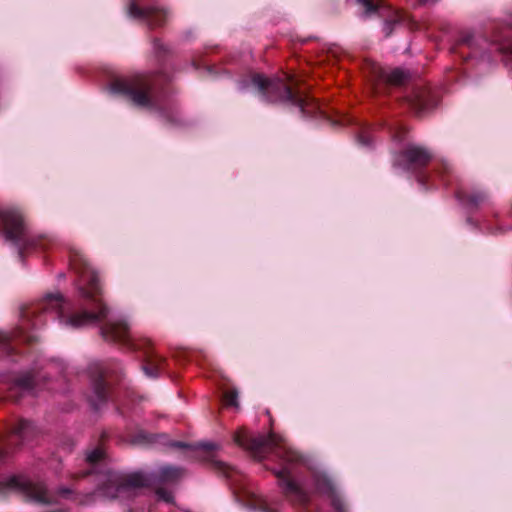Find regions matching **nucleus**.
Wrapping results in <instances>:
<instances>
[{"label":"nucleus","instance_id":"1","mask_svg":"<svg viewBox=\"0 0 512 512\" xmlns=\"http://www.w3.org/2000/svg\"><path fill=\"white\" fill-rule=\"evenodd\" d=\"M73 268L79 273L80 294L85 300V308L71 315H65L66 303L59 293L49 294L43 299V309L53 310L67 326L79 328L100 322L107 318L108 310L102 303L96 271L82 256H75Z\"/></svg>","mask_w":512,"mask_h":512},{"label":"nucleus","instance_id":"2","mask_svg":"<svg viewBox=\"0 0 512 512\" xmlns=\"http://www.w3.org/2000/svg\"><path fill=\"white\" fill-rule=\"evenodd\" d=\"M255 88L266 100H281L299 107L303 115L306 114V100L298 93L293 92L283 80L276 78L270 80L263 75L254 74L239 83V89L246 91Z\"/></svg>","mask_w":512,"mask_h":512},{"label":"nucleus","instance_id":"3","mask_svg":"<svg viewBox=\"0 0 512 512\" xmlns=\"http://www.w3.org/2000/svg\"><path fill=\"white\" fill-rule=\"evenodd\" d=\"M235 442L250 450L255 457L262 458L266 452H274L279 458L287 462L297 461L299 456L296 452L292 451L285 440L274 433L268 436L264 435H251L241 432L235 435Z\"/></svg>","mask_w":512,"mask_h":512},{"label":"nucleus","instance_id":"4","mask_svg":"<svg viewBox=\"0 0 512 512\" xmlns=\"http://www.w3.org/2000/svg\"><path fill=\"white\" fill-rule=\"evenodd\" d=\"M148 482L149 479L142 473L131 474L127 477L113 473L109 475L102 493L109 498L131 497L135 495L136 489L146 486Z\"/></svg>","mask_w":512,"mask_h":512},{"label":"nucleus","instance_id":"5","mask_svg":"<svg viewBox=\"0 0 512 512\" xmlns=\"http://www.w3.org/2000/svg\"><path fill=\"white\" fill-rule=\"evenodd\" d=\"M110 92L129 95L138 106H148L150 104L149 86L143 82L115 80L110 86Z\"/></svg>","mask_w":512,"mask_h":512},{"label":"nucleus","instance_id":"6","mask_svg":"<svg viewBox=\"0 0 512 512\" xmlns=\"http://www.w3.org/2000/svg\"><path fill=\"white\" fill-rule=\"evenodd\" d=\"M0 221L6 238L18 242L25 233V222L21 211L15 207L0 209Z\"/></svg>","mask_w":512,"mask_h":512},{"label":"nucleus","instance_id":"7","mask_svg":"<svg viewBox=\"0 0 512 512\" xmlns=\"http://www.w3.org/2000/svg\"><path fill=\"white\" fill-rule=\"evenodd\" d=\"M3 488L23 490L32 500L41 503L50 502L46 488L42 484H36L24 480L21 477L12 476L5 480L0 479V490Z\"/></svg>","mask_w":512,"mask_h":512},{"label":"nucleus","instance_id":"8","mask_svg":"<svg viewBox=\"0 0 512 512\" xmlns=\"http://www.w3.org/2000/svg\"><path fill=\"white\" fill-rule=\"evenodd\" d=\"M101 333L109 341L126 342L131 339L130 327L125 320L108 321L102 326Z\"/></svg>","mask_w":512,"mask_h":512},{"label":"nucleus","instance_id":"9","mask_svg":"<svg viewBox=\"0 0 512 512\" xmlns=\"http://www.w3.org/2000/svg\"><path fill=\"white\" fill-rule=\"evenodd\" d=\"M316 489L327 496L331 500V504L337 512H346V507L339 495L337 494L334 485L325 474L316 476Z\"/></svg>","mask_w":512,"mask_h":512},{"label":"nucleus","instance_id":"10","mask_svg":"<svg viewBox=\"0 0 512 512\" xmlns=\"http://www.w3.org/2000/svg\"><path fill=\"white\" fill-rule=\"evenodd\" d=\"M128 13L132 17H144L150 25L160 26L168 18V11L163 8H149L145 11L140 10L134 3L129 6Z\"/></svg>","mask_w":512,"mask_h":512},{"label":"nucleus","instance_id":"11","mask_svg":"<svg viewBox=\"0 0 512 512\" xmlns=\"http://www.w3.org/2000/svg\"><path fill=\"white\" fill-rule=\"evenodd\" d=\"M279 478L280 485L284 489L285 493L289 496H293L297 501L304 503L306 501V495L304 491L295 483L288 472V470L282 469L276 472Z\"/></svg>","mask_w":512,"mask_h":512},{"label":"nucleus","instance_id":"12","mask_svg":"<svg viewBox=\"0 0 512 512\" xmlns=\"http://www.w3.org/2000/svg\"><path fill=\"white\" fill-rule=\"evenodd\" d=\"M411 164L424 165L430 159V154L420 147H409L404 155Z\"/></svg>","mask_w":512,"mask_h":512},{"label":"nucleus","instance_id":"13","mask_svg":"<svg viewBox=\"0 0 512 512\" xmlns=\"http://www.w3.org/2000/svg\"><path fill=\"white\" fill-rule=\"evenodd\" d=\"M12 433L23 441L28 440L34 433V426L29 421L20 420L12 428Z\"/></svg>","mask_w":512,"mask_h":512},{"label":"nucleus","instance_id":"14","mask_svg":"<svg viewBox=\"0 0 512 512\" xmlns=\"http://www.w3.org/2000/svg\"><path fill=\"white\" fill-rule=\"evenodd\" d=\"M183 474L180 468L164 466L159 469L158 478L162 482H172L179 479Z\"/></svg>","mask_w":512,"mask_h":512},{"label":"nucleus","instance_id":"15","mask_svg":"<svg viewBox=\"0 0 512 512\" xmlns=\"http://www.w3.org/2000/svg\"><path fill=\"white\" fill-rule=\"evenodd\" d=\"M382 77L390 84L397 85V84H402L405 81V79L407 78V75L405 74L404 71H402L400 69H394L391 72H389L385 75H382Z\"/></svg>","mask_w":512,"mask_h":512},{"label":"nucleus","instance_id":"16","mask_svg":"<svg viewBox=\"0 0 512 512\" xmlns=\"http://www.w3.org/2000/svg\"><path fill=\"white\" fill-rule=\"evenodd\" d=\"M93 390L95 394V400L102 401L105 398V383L101 377L93 379Z\"/></svg>","mask_w":512,"mask_h":512},{"label":"nucleus","instance_id":"17","mask_svg":"<svg viewBox=\"0 0 512 512\" xmlns=\"http://www.w3.org/2000/svg\"><path fill=\"white\" fill-rule=\"evenodd\" d=\"M158 360L148 358L146 364L143 366V371L148 377H156L158 374Z\"/></svg>","mask_w":512,"mask_h":512},{"label":"nucleus","instance_id":"18","mask_svg":"<svg viewBox=\"0 0 512 512\" xmlns=\"http://www.w3.org/2000/svg\"><path fill=\"white\" fill-rule=\"evenodd\" d=\"M224 402L228 406L238 407V392L236 390H228L223 395Z\"/></svg>","mask_w":512,"mask_h":512},{"label":"nucleus","instance_id":"19","mask_svg":"<svg viewBox=\"0 0 512 512\" xmlns=\"http://www.w3.org/2000/svg\"><path fill=\"white\" fill-rule=\"evenodd\" d=\"M34 381V377L29 374L19 378L16 382V385L23 390H30L34 385Z\"/></svg>","mask_w":512,"mask_h":512},{"label":"nucleus","instance_id":"20","mask_svg":"<svg viewBox=\"0 0 512 512\" xmlns=\"http://www.w3.org/2000/svg\"><path fill=\"white\" fill-rule=\"evenodd\" d=\"M366 9L367 13L377 11L381 7L382 0H358Z\"/></svg>","mask_w":512,"mask_h":512},{"label":"nucleus","instance_id":"21","mask_svg":"<svg viewBox=\"0 0 512 512\" xmlns=\"http://www.w3.org/2000/svg\"><path fill=\"white\" fill-rule=\"evenodd\" d=\"M104 457V451L102 448H97L95 450H92L90 451L88 454H87V461L91 464H94L100 460H102Z\"/></svg>","mask_w":512,"mask_h":512},{"label":"nucleus","instance_id":"22","mask_svg":"<svg viewBox=\"0 0 512 512\" xmlns=\"http://www.w3.org/2000/svg\"><path fill=\"white\" fill-rule=\"evenodd\" d=\"M9 339L10 337L6 333H0V349L4 351H9Z\"/></svg>","mask_w":512,"mask_h":512},{"label":"nucleus","instance_id":"23","mask_svg":"<svg viewBox=\"0 0 512 512\" xmlns=\"http://www.w3.org/2000/svg\"><path fill=\"white\" fill-rule=\"evenodd\" d=\"M157 495H158V497L161 500H163V501H165L167 503L172 502V500H173L172 494L170 492H168V491L163 490V489L157 490Z\"/></svg>","mask_w":512,"mask_h":512},{"label":"nucleus","instance_id":"24","mask_svg":"<svg viewBox=\"0 0 512 512\" xmlns=\"http://www.w3.org/2000/svg\"><path fill=\"white\" fill-rule=\"evenodd\" d=\"M200 447L203 450H206V451H210V450H213L215 448V446L212 443H203V444L200 445Z\"/></svg>","mask_w":512,"mask_h":512},{"label":"nucleus","instance_id":"25","mask_svg":"<svg viewBox=\"0 0 512 512\" xmlns=\"http://www.w3.org/2000/svg\"><path fill=\"white\" fill-rule=\"evenodd\" d=\"M424 4H432L435 3L437 0H420Z\"/></svg>","mask_w":512,"mask_h":512},{"label":"nucleus","instance_id":"26","mask_svg":"<svg viewBox=\"0 0 512 512\" xmlns=\"http://www.w3.org/2000/svg\"><path fill=\"white\" fill-rule=\"evenodd\" d=\"M385 30L387 31V35H389L390 34L389 23H386Z\"/></svg>","mask_w":512,"mask_h":512},{"label":"nucleus","instance_id":"27","mask_svg":"<svg viewBox=\"0 0 512 512\" xmlns=\"http://www.w3.org/2000/svg\"><path fill=\"white\" fill-rule=\"evenodd\" d=\"M174 445L177 446V447H182L183 446L182 443H175Z\"/></svg>","mask_w":512,"mask_h":512},{"label":"nucleus","instance_id":"28","mask_svg":"<svg viewBox=\"0 0 512 512\" xmlns=\"http://www.w3.org/2000/svg\"><path fill=\"white\" fill-rule=\"evenodd\" d=\"M216 463H217L219 466L223 467V468L225 467V465H224L223 463H220V462H216Z\"/></svg>","mask_w":512,"mask_h":512},{"label":"nucleus","instance_id":"29","mask_svg":"<svg viewBox=\"0 0 512 512\" xmlns=\"http://www.w3.org/2000/svg\"><path fill=\"white\" fill-rule=\"evenodd\" d=\"M132 346H133L134 348H138V345H137V344H134V343H133V344H132Z\"/></svg>","mask_w":512,"mask_h":512}]
</instances>
